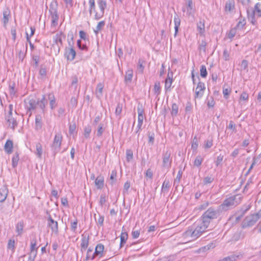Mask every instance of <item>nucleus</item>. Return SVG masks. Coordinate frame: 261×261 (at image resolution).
Returning a JSON list of instances; mask_svg holds the SVG:
<instances>
[{
  "label": "nucleus",
  "instance_id": "obj_9",
  "mask_svg": "<svg viewBox=\"0 0 261 261\" xmlns=\"http://www.w3.org/2000/svg\"><path fill=\"white\" fill-rule=\"evenodd\" d=\"M137 112L138 114V123L136 127L135 128L134 134L137 136V138L138 139L140 136L141 131L142 130V126L144 119V110L141 107H138L137 108Z\"/></svg>",
  "mask_w": 261,
  "mask_h": 261
},
{
  "label": "nucleus",
  "instance_id": "obj_15",
  "mask_svg": "<svg viewBox=\"0 0 261 261\" xmlns=\"http://www.w3.org/2000/svg\"><path fill=\"white\" fill-rule=\"evenodd\" d=\"M46 99L47 100V103L48 101L49 102V107L51 110L55 109L57 107L56 99L53 93H50L48 94Z\"/></svg>",
  "mask_w": 261,
  "mask_h": 261
},
{
  "label": "nucleus",
  "instance_id": "obj_52",
  "mask_svg": "<svg viewBox=\"0 0 261 261\" xmlns=\"http://www.w3.org/2000/svg\"><path fill=\"white\" fill-rule=\"evenodd\" d=\"M133 158V151L129 149L127 150L126 151V159L127 162H130V160H132Z\"/></svg>",
  "mask_w": 261,
  "mask_h": 261
},
{
  "label": "nucleus",
  "instance_id": "obj_31",
  "mask_svg": "<svg viewBox=\"0 0 261 261\" xmlns=\"http://www.w3.org/2000/svg\"><path fill=\"white\" fill-rule=\"evenodd\" d=\"M174 29H175L174 36H175L178 32V28L180 24V20L177 15H176L174 16Z\"/></svg>",
  "mask_w": 261,
  "mask_h": 261
},
{
  "label": "nucleus",
  "instance_id": "obj_18",
  "mask_svg": "<svg viewBox=\"0 0 261 261\" xmlns=\"http://www.w3.org/2000/svg\"><path fill=\"white\" fill-rule=\"evenodd\" d=\"M258 220L255 215L252 214L246 217L244 220V223L247 226H252L254 225Z\"/></svg>",
  "mask_w": 261,
  "mask_h": 261
},
{
  "label": "nucleus",
  "instance_id": "obj_12",
  "mask_svg": "<svg viewBox=\"0 0 261 261\" xmlns=\"http://www.w3.org/2000/svg\"><path fill=\"white\" fill-rule=\"evenodd\" d=\"M192 231L190 226H189L187 230L182 234L181 237V244H186L196 240L194 236H193L194 234Z\"/></svg>",
  "mask_w": 261,
  "mask_h": 261
},
{
  "label": "nucleus",
  "instance_id": "obj_44",
  "mask_svg": "<svg viewBox=\"0 0 261 261\" xmlns=\"http://www.w3.org/2000/svg\"><path fill=\"white\" fill-rule=\"evenodd\" d=\"M95 257V255L94 254V253H92V249L89 248L87 250L86 260H93L94 259Z\"/></svg>",
  "mask_w": 261,
  "mask_h": 261
},
{
  "label": "nucleus",
  "instance_id": "obj_34",
  "mask_svg": "<svg viewBox=\"0 0 261 261\" xmlns=\"http://www.w3.org/2000/svg\"><path fill=\"white\" fill-rule=\"evenodd\" d=\"M178 113V106L175 103L172 105L171 115L172 117H176Z\"/></svg>",
  "mask_w": 261,
  "mask_h": 261
},
{
  "label": "nucleus",
  "instance_id": "obj_22",
  "mask_svg": "<svg viewBox=\"0 0 261 261\" xmlns=\"http://www.w3.org/2000/svg\"><path fill=\"white\" fill-rule=\"evenodd\" d=\"M234 9V1L233 0H227L225 5V11L231 12Z\"/></svg>",
  "mask_w": 261,
  "mask_h": 261
},
{
  "label": "nucleus",
  "instance_id": "obj_17",
  "mask_svg": "<svg viewBox=\"0 0 261 261\" xmlns=\"http://www.w3.org/2000/svg\"><path fill=\"white\" fill-rule=\"evenodd\" d=\"M76 52L73 47L65 48V56L68 60L73 61L75 57Z\"/></svg>",
  "mask_w": 261,
  "mask_h": 261
},
{
  "label": "nucleus",
  "instance_id": "obj_39",
  "mask_svg": "<svg viewBox=\"0 0 261 261\" xmlns=\"http://www.w3.org/2000/svg\"><path fill=\"white\" fill-rule=\"evenodd\" d=\"M89 245V238L86 237H84L82 239L81 246L82 249L85 250L88 246Z\"/></svg>",
  "mask_w": 261,
  "mask_h": 261
},
{
  "label": "nucleus",
  "instance_id": "obj_61",
  "mask_svg": "<svg viewBox=\"0 0 261 261\" xmlns=\"http://www.w3.org/2000/svg\"><path fill=\"white\" fill-rule=\"evenodd\" d=\"M223 159V155L220 154L219 155L217 158V160L215 161V164L216 166H218L222 162Z\"/></svg>",
  "mask_w": 261,
  "mask_h": 261
},
{
  "label": "nucleus",
  "instance_id": "obj_43",
  "mask_svg": "<svg viewBox=\"0 0 261 261\" xmlns=\"http://www.w3.org/2000/svg\"><path fill=\"white\" fill-rule=\"evenodd\" d=\"M198 146V140L195 136L193 139L191 145V148L193 150L195 151L197 150Z\"/></svg>",
  "mask_w": 261,
  "mask_h": 261
},
{
  "label": "nucleus",
  "instance_id": "obj_63",
  "mask_svg": "<svg viewBox=\"0 0 261 261\" xmlns=\"http://www.w3.org/2000/svg\"><path fill=\"white\" fill-rule=\"evenodd\" d=\"M76 128V125L75 123H73L72 124H70L69 126V133L70 134H72Z\"/></svg>",
  "mask_w": 261,
  "mask_h": 261
},
{
  "label": "nucleus",
  "instance_id": "obj_60",
  "mask_svg": "<svg viewBox=\"0 0 261 261\" xmlns=\"http://www.w3.org/2000/svg\"><path fill=\"white\" fill-rule=\"evenodd\" d=\"M228 129H232L234 133L237 132L236 125L232 121L229 122V125L227 126Z\"/></svg>",
  "mask_w": 261,
  "mask_h": 261
},
{
  "label": "nucleus",
  "instance_id": "obj_64",
  "mask_svg": "<svg viewBox=\"0 0 261 261\" xmlns=\"http://www.w3.org/2000/svg\"><path fill=\"white\" fill-rule=\"evenodd\" d=\"M11 34L12 36V39L14 41H15L16 39V29L14 28H12L11 29Z\"/></svg>",
  "mask_w": 261,
  "mask_h": 261
},
{
  "label": "nucleus",
  "instance_id": "obj_54",
  "mask_svg": "<svg viewBox=\"0 0 261 261\" xmlns=\"http://www.w3.org/2000/svg\"><path fill=\"white\" fill-rule=\"evenodd\" d=\"M77 225V220L75 219L74 221L71 222V230L74 232L76 231Z\"/></svg>",
  "mask_w": 261,
  "mask_h": 261
},
{
  "label": "nucleus",
  "instance_id": "obj_8",
  "mask_svg": "<svg viewBox=\"0 0 261 261\" xmlns=\"http://www.w3.org/2000/svg\"><path fill=\"white\" fill-rule=\"evenodd\" d=\"M65 38V35L62 32L58 33L53 37V43L52 47L56 50L57 54H59L61 47L63 46V40Z\"/></svg>",
  "mask_w": 261,
  "mask_h": 261
},
{
  "label": "nucleus",
  "instance_id": "obj_33",
  "mask_svg": "<svg viewBox=\"0 0 261 261\" xmlns=\"http://www.w3.org/2000/svg\"><path fill=\"white\" fill-rule=\"evenodd\" d=\"M36 154L38 158L39 159H41L42 158V145L40 143H37L36 144Z\"/></svg>",
  "mask_w": 261,
  "mask_h": 261
},
{
  "label": "nucleus",
  "instance_id": "obj_19",
  "mask_svg": "<svg viewBox=\"0 0 261 261\" xmlns=\"http://www.w3.org/2000/svg\"><path fill=\"white\" fill-rule=\"evenodd\" d=\"M104 245L102 244H98L95 249L94 254L95 256H98L99 257H102L103 255V251H104Z\"/></svg>",
  "mask_w": 261,
  "mask_h": 261
},
{
  "label": "nucleus",
  "instance_id": "obj_5",
  "mask_svg": "<svg viewBox=\"0 0 261 261\" xmlns=\"http://www.w3.org/2000/svg\"><path fill=\"white\" fill-rule=\"evenodd\" d=\"M49 16L51 19L50 27L51 28H56L58 24L59 16L58 13V3L57 1L52 2L49 6Z\"/></svg>",
  "mask_w": 261,
  "mask_h": 261
},
{
  "label": "nucleus",
  "instance_id": "obj_56",
  "mask_svg": "<svg viewBox=\"0 0 261 261\" xmlns=\"http://www.w3.org/2000/svg\"><path fill=\"white\" fill-rule=\"evenodd\" d=\"M91 132V128L90 126H87L85 127L84 136L86 138H89Z\"/></svg>",
  "mask_w": 261,
  "mask_h": 261
},
{
  "label": "nucleus",
  "instance_id": "obj_40",
  "mask_svg": "<svg viewBox=\"0 0 261 261\" xmlns=\"http://www.w3.org/2000/svg\"><path fill=\"white\" fill-rule=\"evenodd\" d=\"M88 3L89 5L90 14L91 15L93 12L95 13V11H96L95 0H89Z\"/></svg>",
  "mask_w": 261,
  "mask_h": 261
},
{
  "label": "nucleus",
  "instance_id": "obj_32",
  "mask_svg": "<svg viewBox=\"0 0 261 261\" xmlns=\"http://www.w3.org/2000/svg\"><path fill=\"white\" fill-rule=\"evenodd\" d=\"M128 238V234L126 232H122L120 235V247H122L123 245L126 243Z\"/></svg>",
  "mask_w": 261,
  "mask_h": 261
},
{
  "label": "nucleus",
  "instance_id": "obj_3",
  "mask_svg": "<svg viewBox=\"0 0 261 261\" xmlns=\"http://www.w3.org/2000/svg\"><path fill=\"white\" fill-rule=\"evenodd\" d=\"M196 239L200 237L202 234L207 231L209 225L206 221H204L201 219L195 222L190 226Z\"/></svg>",
  "mask_w": 261,
  "mask_h": 261
},
{
  "label": "nucleus",
  "instance_id": "obj_21",
  "mask_svg": "<svg viewBox=\"0 0 261 261\" xmlns=\"http://www.w3.org/2000/svg\"><path fill=\"white\" fill-rule=\"evenodd\" d=\"M95 184L98 189H101L104 186V177L101 175H98L95 180Z\"/></svg>",
  "mask_w": 261,
  "mask_h": 261
},
{
  "label": "nucleus",
  "instance_id": "obj_26",
  "mask_svg": "<svg viewBox=\"0 0 261 261\" xmlns=\"http://www.w3.org/2000/svg\"><path fill=\"white\" fill-rule=\"evenodd\" d=\"M42 116L40 115H37L35 118V128L38 130L41 129L42 126Z\"/></svg>",
  "mask_w": 261,
  "mask_h": 261
},
{
  "label": "nucleus",
  "instance_id": "obj_24",
  "mask_svg": "<svg viewBox=\"0 0 261 261\" xmlns=\"http://www.w3.org/2000/svg\"><path fill=\"white\" fill-rule=\"evenodd\" d=\"M13 143L12 141L10 140H7L4 146V149L6 152L8 154L11 153L13 151Z\"/></svg>",
  "mask_w": 261,
  "mask_h": 261
},
{
  "label": "nucleus",
  "instance_id": "obj_20",
  "mask_svg": "<svg viewBox=\"0 0 261 261\" xmlns=\"http://www.w3.org/2000/svg\"><path fill=\"white\" fill-rule=\"evenodd\" d=\"M8 194V189L6 187H3L0 189V202L5 201Z\"/></svg>",
  "mask_w": 261,
  "mask_h": 261
},
{
  "label": "nucleus",
  "instance_id": "obj_50",
  "mask_svg": "<svg viewBox=\"0 0 261 261\" xmlns=\"http://www.w3.org/2000/svg\"><path fill=\"white\" fill-rule=\"evenodd\" d=\"M130 182L128 181H127L125 182L124 186H123V194L125 195L126 194H128V190L130 188Z\"/></svg>",
  "mask_w": 261,
  "mask_h": 261
},
{
  "label": "nucleus",
  "instance_id": "obj_55",
  "mask_svg": "<svg viewBox=\"0 0 261 261\" xmlns=\"http://www.w3.org/2000/svg\"><path fill=\"white\" fill-rule=\"evenodd\" d=\"M246 22H245V21L244 20H243L242 21L241 20H240L236 27H235L236 28V29H238V30H242L243 29V28H244L245 24Z\"/></svg>",
  "mask_w": 261,
  "mask_h": 261
},
{
  "label": "nucleus",
  "instance_id": "obj_23",
  "mask_svg": "<svg viewBox=\"0 0 261 261\" xmlns=\"http://www.w3.org/2000/svg\"><path fill=\"white\" fill-rule=\"evenodd\" d=\"M6 119L9 126L12 129H14L17 125V123L16 120L12 117V115H8Z\"/></svg>",
  "mask_w": 261,
  "mask_h": 261
},
{
  "label": "nucleus",
  "instance_id": "obj_59",
  "mask_svg": "<svg viewBox=\"0 0 261 261\" xmlns=\"http://www.w3.org/2000/svg\"><path fill=\"white\" fill-rule=\"evenodd\" d=\"M214 180V178L210 176L205 177L203 179V183L204 185H207L212 182Z\"/></svg>",
  "mask_w": 261,
  "mask_h": 261
},
{
  "label": "nucleus",
  "instance_id": "obj_57",
  "mask_svg": "<svg viewBox=\"0 0 261 261\" xmlns=\"http://www.w3.org/2000/svg\"><path fill=\"white\" fill-rule=\"evenodd\" d=\"M249 95L246 92H243L240 95V99L242 100L248 101Z\"/></svg>",
  "mask_w": 261,
  "mask_h": 261
},
{
  "label": "nucleus",
  "instance_id": "obj_51",
  "mask_svg": "<svg viewBox=\"0 0 261 261\" xmlns=\"http://www.w3.org/2000/svg\"><path fill=\"white\" fill-rule=\"evenodd\" d=\"M107 201V196L105 194H102L100 195V200H99V205L101 206H103V205L105 204L106 202Z\"/></svg>",
  "mask_w": 261,
  "mask_h": 261
},
{
  "label": "nucleus",
  "instance_id": "obj_46",
  "mask_svg": "<svg viewBox=\"0 0 261 261\" xmlns=\"http://www.w3.org/2000/svg\"><path fill=\"white\" fill-rule=\"evenodd\" d=\"M200 74L202 77H206L207 74L206 68L205 65H202L200 66Z\"/></svg>",
  "mask_w": 261,
  "mask_h": 261
},
{
  "label": "nucleus",
  "instance_id": "obj_38",
  "mask_svg": "<svg viewBox=\"0 0 261 261\" xmlns=\"http://www.w3.org/2000/svg\"><path fill=\"white\" fill-rule=\"evenodd\" d=\"M133 71L132 70H128L126 72L125 76V81L126 82H131L133 78Z\"/></svg>",
  "mask_w": 261,
  "mask_h": 261
},
{
  "label": "nucleus",
  "instance_id": "obj_16",
  "mask_svg": "<svg viewBox=\"0 0 261 261\" xmlns=\"http://www.w3.org/2000/svg\"><path fill=\"white\" fill-rule=\"evenodd\" d=\"M11 18V11L9 8L6 7L3 10L2 21L4 25L6 27Z\"/></svg>",
  "mask_w": 261,
  "mask_h": 261
},
{
  "label": "nucleus",
  "instance_id": "obj_6",
  "mask_svg": "<svg viewBox=\"0 0 261 261\" xmlns=\"http://www.w3.org/2000/svg\"><path fill=\"white\" fill-rule=\"evenodd\" d=\"M63 136L61 133L58 132L56 133L50 145L51 150L54 156L60 151Z\"/></svg>",
  "mask_w": 261,
  "mask_h": 261
},
{
  "label": "nucleus",
  "instance_id": "obj_13",
  "mask_svg": "<svg viewBox=\"0 0 261 261\" xmlns=\"http://www.w3.org/2000/svg\"><path fill=\"white\" fill-rule=\"evenodd\" d=\"M171 153L167 151L163 154V167L168 170L171 167Z\"/></svg>",
  "mask_w": 261,
  "mask_h": 261
},
{
  "label": "nucleus",
  "instance_id": "obj_29",
  "mask_svg": "<svg viewBox=\"0 0 261 261\" xmlns=\"http://www.w3.org/2000/svg\"><path fill=\"white\" fill-rule=\"evenodd\" d=\"M23 222L21 221L18 222L16 225V231L18 236H20L22 233L23 230Z\"/></svg>",
  "mask_w": 261,
  "mask_h": 261
},
{
  "label": "nucleus",
  "instance_id": "obj_27",
  "mask_svg": "<svg viewBox=\"0 0 261 261\" xmlns=\"http://www.w3.org/2000/svg\"><path fill=\"white\" fill-rule=\"evenodd\" d=\"M103 89V85L101 83H98L96 89V96L98 98H100L102 96Z\"/></svg>",
  "mask_w": 261,
  "mask_h": 261
},
{
  "label": "nucleus",
  "instance_id": "obj_58",
  "mask_svg": "<svg viewBox=\"0 0 261 261\" xmlns=\"http://www.w3.org/2000/svg\"><path fill=\"white\" fill-rule=\"evenodd\" d=\"M209 205V202L206 201L201 204L198 207H197V210L202 211L206 209Z\"/></svg>",
  "mask_w": 261,
  "mask_h": 261
},
{
  "label": "nucleus",
  "instance_id": "obj_37",
  "mask_svg": "<svg viewBox=\"0 0 261 261\" xmlns=\"http://www.w3.org/2000/svg\"><path fill=\"white\" fill-rule=\"evenodd\" d=\"M170 187V184L169 180H165L162 186V192L165 193L168 192Z\"/></svg>",
  "mask_w": 261,
  "mask_h": 261
},
{
  "label": "nucleus",
  "instance_id": "obj_49",
  "mask_svg": "<svg viewBox=\"0 0 261 261\" xmlns=\"http://www.w3.org/2000/svg\"><path fill=\"white\" fill-rule=\"evenodd\" d=\"M7 248L12 250L15 249V241L14 240L10 239L8 241Z\"/></svg>",
  "mask_w": 261,
  "mask_h": 261
},
{
  "label": "nucleus",
  "instance_id": "obj_62",
  "mask_svg": "<svg viewBox=\"0 0 261 261\" xmlns=\"http://www.w3.org/2000/svg\"><path fill=\"white\" fill-rule=\"evenodd\" d=\"M223 57L225 61H228L229 60V53L226 49H225L223 50Z\"/></svg>",
  "mask_w": 261,
  "mask_h": 261
},
{
  "label": "nucleus",
  "instance_id": "obj_53",
  "mask_svg": "<svg viewBox=\"0 0 261 261\" xmlns=\"http://www.w3.org/2000/svg\"><path fill=\"white\" fill-rule=\"evenodd\" d=\"M213 140L212 139H208L205 141V143L204 144V148L205 149H208L211 148L213 146Z\"/></svg>",
  "mask_w": 261,
  "mask_h": 261
},
{
  "label": "nucleus",
  "instance_id": "obj_1",
  "mask_svg": "<svg viewBox=\"0 0 261 261\" xmlns=\"http://www.w3.org/2000/svg\"><path fill=\"white\" fill-rule=\"evenodd\" d=\"M46 105L47 100L45 95H43L42 98L40 100H36L33 98H29L24 100L25 108L28 111L30 112L34 110L37 106H38L42 111V112L44 113Z\"/></svg>",
  "mask_w": 261,
  "mask_h": 261
},
{
  "label": "nucleus",
  "instance_id": "obj_10",
  "mask_svg": "<svg viewBox=\"0 0 261 261\" xmlns=\"http://www.w3.org/2000/svg\"><path fill=\"white\" fill-rule=\"evenodd\" d=\"M97 5L99 11H95L94 14V19L96 20H99L103 17L107 6V2L106 0H97Z\"/></svg>",
  "mask_w": 261,
  "mask_h": 261
},
{
  "label": "nucleus",
  "instance_id": "obj_14",
  "mask_svg": "<svg viewBox=\"0 0 261 261\" xmlns=\"http://www.w3.org/2000/svg\"><path fill=\"white\" fill-rule=\"evenodd\" d=\"M205 90L204 83L199 82L195 90V98H200L202 97Z\"/></svg>",
  "mask_w": 261,
  "mask_h": 261
},
{
  "label": "nucleus",
  "instance_id": "obj_28",
  "mask_svg": "<svg viewBox=\"0 0 261 261\" xmlns=\"http://www.w3.org/2000/svg\"><path fill=\"white\" fill-rule=\"evenodd\" d=\"M117 175V171L115 169L113 170L111 172L110 177V184L111 185L113 186L116 182Z\"/></svg>",
  "mask_w": 261,
  "mask_h": 261
},
{
  "label": "nucleus",
  "instance_id": "obj_42",
  "mask_svg": "<svg viewBox=\"0 0 261 261\" xmlns=\"http://www.w3.org/2000/svg\"><path fill=\"white\" fill-rule=\"evenodd\" d=\"M19 160V154L17 152H15L12 159V166L14 168L16 167L17 166Z\"/></svg>",
  "mask_w": 261,
  "mask_h": 261
},
{
  "label": "nucleus",
  "instance_id": "obj_48",
  "mask_svg": "<svg viewBox=\"0 0 261 261\" xmlns=\"http://www.w3.org/2000/svg\"><path fill=\"white\" fill-rule=\"evenodd\" d=\"M236 33L237 29L236 28L231 29L227 34L228 38L231 39H232L235 36Z\"/></svg>",
  "mask_w": 261,
  "mask_h": 261
},
{
  "label": "nucleus",
  "instance_id": "obj_11",
  "mask_svg": "<svg viewBox=\"0 0 261 261\" xmlns=\"http://www.w3.org/2000/svg\"><path fill=\"white\" fill-rule=\"evenodd\" d=\"M47 227L51 230V234L58 235L59 233L58 223L57 221L54 220L50 215L46 218Z\"/></svg>",
  "mask_w": 261,
  "mask_h": 261
},
{
  "label": "nucleus",
  "instance_id": "obj_45",
  "mask_svg": "<svg viewBox=\"0 0 261 261\" xmlns=\"http://www.w3.org/2000/svg\"><path fill=\"white\" fill-rule=\"evenodd\" d=\"M172 81H173L172 79L170 78L169 76V75H168V77L165 80V89H166V90L168 89L171 87V86L172 85Z\"/></svg>",
  "mask_w": 261,
  "mask_h": 261
},
{
  "label": "nucleus",
  "instance_id": "obj_41",
  "mask_svg": "<svg viewBox=\"0 0 261 261\" xmlns=\"http://www.w3.org/2000/svg\"><path fill=\"white\" fill-rule=\"evenodd\" d=\"M203 161V159L201 156L198 155L194 160V165L196 167H199L201 166Z\"/></svg>",
  "mask_w": 261,
  "mask_h": 261
},
{
  "label": "nucleus",
  "instance_id": "obj_47",
  "mask_svg": "<svg viewBox=\"0 0 261 261\" xmlns=\"http://www.w3.org/2000/svg\"><path fill=\"white\" fill-rule=\"evenodd\" d=\"M103 124L102 123H100L98 125V128L97 130L96 135L97 137H101L104 132V128L103 127Z\"/></svg>",
  "mask_w": 261,
  "mask_h": 261
},
{
  "label": "nucleus",
  "instance_id": "obj_7",
  "mask_svg": "<svg viewBox=\"0 0 261 261\" xmlns=\"http://www.w3.org/2000/svg\"><path fill=\"white\" fill-rule=\"evenodd\" d=\"M219 212L214 207L208 208L202 215L201 219L206 221L210 225L212 220L217 219L219 216Z\"/></svg>",
  "mask_w": 261,
  "mask_h": 261
},
{
  "label": "nucleus",
  "instance_id": "obj_25",
  "mask_svg": "<svg viewBox=\"0 0 261 261\" xmlns=\"http://www.w3.org/2000/svg\"><path fill=\"white\" fill-rule=\"evenodd\" d=\"M197 29L201 36H204L205 33V25L204 20L199 21L197 24Z\"/></svg>",
  "mask_w": 261,
  "mask_h": 261
},
{
  "label": "nucleus",
  "instance_id": "obj_35",
  "mask_svg": "<svg viewBox=\"0 0 261 261\" xmlns=\"http://www.w3.org/2000/svg\"><path fill=\"white\" fill-rule=\"evenodd\" d=\"M161 88L160 85V83L158 81H156L154 83V87H153V92L154 94L157 96L159 95L161 93Z\"/></svg>",
  "mask_w": 261,
  "mask_h": 261
},
{
  "label": "nucleus",
  "instance_id": "obj_30",
  "mask_svg": "<svg viewBox=\"0 0 261 261\" xmlns=\"http://www.w3.org/2000/svg\"><path fill=\"white\" fill-rule=\"evenodd\" d=\"M253 13V15H256L258 17H261V4L260 3L255 4Z\"/></svg>",
  "mask_w": 261,
  "mask_h": 261
},
{
  "label": "nucleus",
  "instance_id": "obj_2",
  "mask_svg": "<svg viewBox=\"0 0 261 261\" xmlns=\"http://www.w3.org/2000/svg\"><path fill=\"white\" fill-rule=\"evenodd\" d=\"M196 239L200 237L202 234L207 231L209 225L206 221H204L201 219L195 222L190 226Z\"/></svg>",
  "mask_w": 261,
  "mask_h": 261
},
{
  "label": "nucleus",
  "instance_id": "obj_36",
  "mask_svg": "<svg viewBox=\"0 0 261 261\" xmlns=\"http://www.w3.org/2000/svg\"><path fill=\"white\" fill-rule=\"evenodd\" d=\"M105 25V21H101L99 22L96 27L95 29L94 30V32L96 35L98 34V33L102 30V29L104 27Z\"/></svg>",
  "mask_w": 261,
  "mask_h": 261
},
{
  "label": "nucleus",
  "instance_id": "obj_4",
  "mask_svg": "<svg viewBox=\"0 0 261 261\" xmlns=\"http://www.w3.org/2000/svg\"><path fill=\"white\" fill-rule=\"evenodd\" d=\"M242 197L239 194L230 196L224 200L220 205V207L222 210L227 211L230 208L238 205L242 201Z\"/></svg>",
  "mask_w": 261,
  "mask_h": 261
}]
</instances>
